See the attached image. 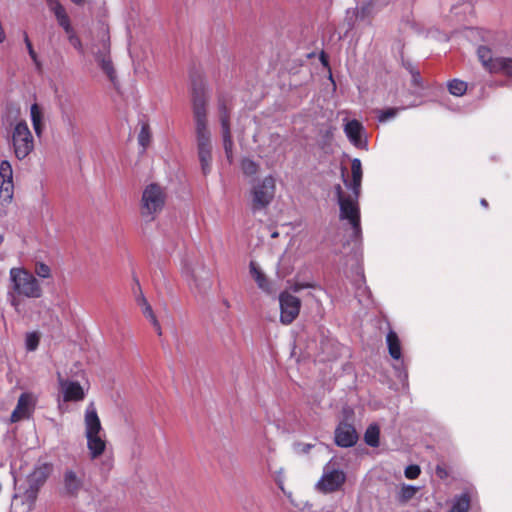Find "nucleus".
<instances>
[{
  "instance_id": "ddd939ff",
  "label": "nucleus",
  "mask_w": 512,
  "mask_h": 512,
  "mask_svg": "<svg viewBox=\"0 0 512 512\" xmlns=\"http://www.w3.org/2000/svg\"><path fill=\"white\" fill-rule=\"evenodd\" d=\"M84 485V475H78L72 469L63 473V493L69 497H77Z\"/></svg>"
},
{
  "instance_id": "c756f323",
  "label": "nucleus",
  "mask_w": 512,
  "mask_h": 512,
  "mask_svg": "<svg viewBox=\"0 0 512 512\" xmlns=\"http://www.w3.org/2000/svg\"><path fill=\"white\" fill-rule=\"evenodd\" d=\"M100 66L101 70L106 74L111 82H115L117 75L116 70L114 68L111 56L106 57V59L101 58L99 62H97Z\"/></svg>"
},
{
  "instance_id": "a19ab883",
  "label": "nucleus",
  "mask_w": 512,
  "mask_h": 512,
  "mask_svg": "<svg viewBox=\"0 0 512 512\" xmlns=\"http://www.w3.org/2000/svg\"><path fill=\"white\" fill-rule=\"evenodd\" d=\"M23 38H24V42H25V45L27 47V50H28V53L31 57V59L33 60V62L37 65V66H40V63L38 61V57H37V54L33 48V45L28 37V34L26 31L23 32Z\"/></svg>"
},
{
  "instance_id": "7ed1b4c3",
  "label": "nucleus",
  "mask_w": 512,
  "mask_h": 512,
  "mask_svg": "<svg viewBox=\"0 0 512 512\" xmlns=\"http://www.w3.org/2000/svg\"><path fill=\"white\" fill-rule=\"evenodd\" d=\"M166 202V193L162 186L151 183L145 187L140 203L142 217L154 220L155 216L162 211Z\"/></svg>"
},
{
  "instance_id": "393cba45",
  "label": "nucleus",
  "mask_w": 512,
  "mask_h": 512,
  "mask_svg": "<svg viewBox=\"0 0 512 512\" xmlns=\"http://www.w3.org/2000/svg\"><path fill=\"white\" fill-rule=\"evenodd\" d=\"M477 55L483 66L492 73V65L497 61V58H493L491 49L487 46H480Z\"/></svg>"
},
{
  "instance_id": "6e6552de",
  "label": "nucleus",
  "mask_w": 512,
  "mask_h": 512,
  "mask_svg": "<svg viewBox=\"0 0 512 512\" xmlns=\"http://www.w3.org/2000/svg\"><path fill=\"white\" fill-rule=\"evenodd\" d=\"M280 303V321L284 325L291 324L299 315L301 309V300L284 291L279 295Z\"/></svg>"
},
{
  "instance_id": "3c124183",
  "label": "nucleus",
  "mask_w": 512,
  "mask_h": 512,
  "mask_svg": "<svg viewBox=\"0 0 512 512\" xmlns=\"http://www.w3.org/2000/svg\"><path fill=\"white\" fill-rule=\"evenodd\" d=\"M281 473H282V470L278 472V476H277V478H276V482H277V484H278L279 488L283 490V485H282V484H283V481H282V479H281V477H280V474H281Z\"/></svg>"
},
{
  "instance_id": "9d476101",
  "label": "nucleus",
  "mask_w": 512,
  "mask_h": 512,
  "mask_svg": "<svg viewBox=\"0 0 512 512\" xmlns=\"http://www.w3.org/2000/svg\"><path fill=\"white\" fill-rule=\"evenodd\" d=\"M346 481V474L342 470L325 468L324 473L317 486L324 493L338 491Z\"/></svg>"
},
{
  "instance_id": "f3484780",
  "label": "nucleus",
  "mask_w": 512,
  "mask_h": 512,
  "mask_svg": "<svg viewBox=\"0 0 512 512\" xmlns=\"http://www.w3.org/2000/svg\"><path fill=\"white\" fill-rule=\"evenodd\" d=\"M31 395L22 393L18 399L17 405L11 414V422L16 423L22 419L28 418L31 414Z\"/></svg>"
},
{
  "instance_id": "0eeeda50",
  "label": "nucleus",
  "mask_w": 512,
  "mask_h": 512,
  "mask_svg": "<svg viewBox=\"0 0 512 512\" xmlns=\"http://www.w3.org/2000/svg\"><path fill=\"white\" fill-rule=\"evenodd\" d=\"M197 153L202 173L206 176L211 172L212 141L208 125L195 126Z\"/></svg>"
},
{
  "instance_id": "c85d7f7f",
  "label": "nucleus",
  "mask_w": 512,
  "mask_h": 512,
  "mask_svg": "<svg viewBox=\"0 0 512 512\" xmlns=\"http://www.w3.org/2000/svg\"><path fill=\"white\" fill-rule=\"evenodd\" d=\"M223 147L227 160L231 163L233 160V139L231 129H222Z\"/></svg>"
},
{
  "instance_id": "4be33fe9",
  "label": "nucleus",
  "mask_w": 512,
  "mask_h": 512,
  "mask_svg": "<svg viewBox=\"0 0 512 512\" xmlns=\"http://www.w3.org/2000/svg\"><path fill=\"white\" fill-rule=\"evenodd\" d=\"M95 60L100 61L101 58L106 59L110 55V35L108 28H104L101 33V48L95 52Z\"/></svg>"
},
{
  "instance_id": "58836bf2",
  "label": "nucleus",
  "mask_w": 512,
  "mask_h": 512,
  "mask_svg": "<svg viewBox=\"0 0 512 512\" xmlns=\"http://www.w3.org/2000/svg\"><path fill=\"white\" fill-rule=\"evenodd\" d=\"M407 69L409 70L412 77V85L416 88H423V81L420 72L410 64L407 66Z\"/></svg>"
},
{
  "instance_id": "9b49d317",
  "label": "nucleus",
  "mask_w": 512,
  "mask_h": 512,
  "mask_svg": "<svg viewBox=\"0 0 512 512\" xmlns=\"http://www.w3.org/2000/svg\"><path fill=\"white\" fill-rule=\"evenodd\" d=\"M347 169L345 167L341 168V176L344 184L352 190L353 194L356 198H359L361 191V183H362V164L360 159L354 158L351 161V172L352 179L349 181L346 177Z\"/></svg>"
},
{
  "instance_id": "de8ad7c7",
  "label": "nucleus",
  "mask_w": 512,
  "mask_h": 512,
  "mask_svg": "<svg viewBox=\"0 0 512 512\" xmlns=\"http://www.w3.org/2000/svg\"><path fill=\"white\" fill-rule=\"evenodd\" d=\"M47 3V6L51 12H54L58 8L62 7L63 5L59 2V0H45Z\"/></svg>"
},
{
  "instance_id": "09e8293b",
  "label": "nucleus",
  "mask_w": 512,
  "mask_h": 512,
  "mask_svg": "<svg viewBox=\"0 0 512 512\" xmlns=\"http://www.w3.org/2000/svg\"><path fill=\"white\" fill-rule=\"evenodd\" d=\"M153 327H154V329L156 330L157 334H158L159 336H161V335H162V328H161V325H160L159 321H155V323H154V326H153Z\"/></svg>"
},
{
  "instance_id": "603ef678",
  "label": "nucleus",
  "mask_w": 512,
  "mask_h": 512,
  "mask_svg": "<svg viewBox=\"0 0 512 512\" xmlns=\"http://www.w3.org/2000/svg\"><path fill=\"white\" fill-rule=\"evenodd\" d=\"M480 204L484 207V208H488V202L486 199H481L480 200Z\"/></svg>"
},
{
  "instance_id": "20e7f679",
  "label": "nucleus",
  "mask_w": 512,
  "mask_h": 512,
  "mask_svg": "<svg viewBox=\"0 0 512 512\" xmlns=\"http://www.w3.org/2000/svg\"><path fill=\"white\" fill-rule=\"evenodd\" d=\"M191 101L195 126L208 125L206 84L200 76L192 79Z\"/></svg>"
},
{
  "instance_id": "c9c22d12",
  "label": "nucleus",
  "mask_w": 512,
  "mask_h": 512,
  "mask_svg": "<svg viewBox=\"0 0 512 512\" xmlns=\"http://www.w3.org/2000/svg\"><path fill=\"white\" fill-rule=\"evenodd\" d=\"M0 177L2 178V181L13 180L12 166L7 160H3L0 163Z\"/></svg>"
},
{
  "instance_id": "13d9d810",
  "label": "nucleus",
  "mask_w": 512,
  "mask_h": 512,
  "mask_svg": "<svg viewBox=\"0 0 512 512\" xmlns=\"http://www.w3.org/2000/svg\"><path fill=\"white\" fill-rule=\"evenodd\" d=\"M277 236H278V233H277V232H274V233L272 234V237H277Z\"/></svg>"
},
{
  "instance_id": "412c9836",
  "label": "nucleus",
  "mask_w": 512,
  "mask_h": 512,
  "mask_svg": "<svg viewBox=\"0 0 512 512\" xmlns=\"http://www.w3.org/2000/svg\"><path fill=\"white\" fill-rule=\"evenodd\" d=\"M386 342L390 356L395 360H399L402 356V350L401 342L397 333L393 330H390L387 333Z\"/></svg>"
},
{
  "instance_id": "6e6d98bb",
  "label": "nucleus",
  "mask_w": 512,
  "mask_h": 512,
  "mask_svg": "<svg viewBox=\"0 0 512 512\" xmlns=\"http://www.w3.org/2000/svg\"><path fill=\"white\" fill-rule=\"evenodd\" d=\"M321 60H322V62H323L325 65L327 64V62H326V60H325V55H324V53H322V55H321Z\"/></svg>"
},
{
  "instance_id": "bb28decb",
  "label": "nucleus",
  "mask_w": 512,
  "mask_h": 512,
  "mask_svg": "<svg viewBox=\"0 0 512 512\" xmlns=\"http://www.w3.org/2000/svg\"><path fill=\"white\" fill-rule=\"evenodd\" d=\"M53 14H54L59 26H61L66 33H70L72 31L73 27L71 26L70 18L68 16L65 8L62 6V7L58 8L57 10H55L53 12Z\"/></svg>"
},
{
  "instance_id": "72a5a7b5",
  "label": "nucleus",
  "mask_w": 512,
  "mask_h": 512,
  "mask_svg": "<svg viewBox=\"0 0 512 512\" xmlns=\"http://www.w3.org/2000/svg\"><path fill=\"white\" fill-rule=\"evenodd\" d=\"M13 189H14L13 180L2 181V183L0 185V196L5 201H11L13 198Z\"/></svg>"
},
{
  "instance_id": "2eb2a0df",
  "label": "nucleus",
  "mask_w": 512,
  "mask_h": 512,
  "mask_svg": "<svg viewBox=\"0 0 512 512\" xmlns=\"http://www.w3.org/2000/svg\"><path fill=\"white\" fill-rule=\"evenodd\" d=\"M60 385L65 402H78L85 398V392L79 382L60 379Z\"/></svg>"
},
{
  "instance_id": "864d4df0",
  "label": "nucleus",
  "mask_w": 512,
  "mask_h": 512,
  "mask_svg": "<svg viewBox=\"0 0 512 512\" xmlns=\"http://www.w3.org/2000/svg\"><path fill=\"white\" fill-rule=\"evenodd\" d=\"M149 320H150L152 326H154L155 321H158L156 315H153Z\"/></svg>"
},
{
  "instance_id": "5701e85b",
  "label": "nucleus",
  "mask_w": 512,
  "mask_h": 512,
  "mask_svg": "<svg viewBox=\"0 0 512 512\" xmlns=\"http://www.w3.org/2000/svg\"><path fill=\"white\" fill-rule=\"evenodd\" d=\"M492 73H502L512 77V58L497 57V61L492 65Z\"/></svg>"
},
{
  "instance_id": "ea45409f",
  "label": "nucleus",
  "mask_w": 512,
  "mask_h": 512,
  "mask_svg": "<svg viewBox=\"0 0 512 512\" xmlns=\"http://www.w3.org/2000/svg\"><path fill=\"white\" fill-rule=\"evenodd\" d=\"M138 304L142 307V313L147 319H150L155 315L151 305L143 295L138 299Z\"/></svg>"
},
{
  "instance_id": "4c0bfd02",
  "label": "nucleus",
  "mask_w": 512,
  "mask_h": 512,
  "mask_svg": "<svg viewBox=\"0 0 512 512\" xmlns=\"http://www.w3.org/2000/svg\"><path fill=\"white\" fill-rule=\"evenodd\" d=\"M34 272L40 278L46 279L51 277L50 267L43 262H37L35 264Z\"/></svg>"
},
{
  "instance_id": "79ce46f5",
  "label": "nucleus",
  "mask_w": 512,
  "mask_h": 512,
  "mask_svg": "<svg viewBox=\"0 0 512 512\" xmlns=\"http://www.w3.org/2000/svg\"><path fill=\"white\" fill-rule=\"evenodd\" d=\"M68 35V40L72 44V46L77 49L79 52L83 53V46L80 38L76 35L74 29L70 33H66Z\"/></svg>"
},
{
  "instance_id": "dca6fc26",
  "label": "nucleus",
  "mask_w": 512,
  "mask_h": 512,
  "mask_svg": "<svg viewBox=\"0 0 512 512\" xmlns=\"http://www.w3.org/2000/svg\"><path fill=\"white\" fill-rule=\"evenodd\" d=\"M217 106L221 128L231 129L230 114L232 109V97L228 94L218 95Z\"/></svg>"
},
{
  "instance_id": "1a4fd4ad",
  "label": "nucleus",
  "mask_w": 512,
  "mask_h": 512,
  "mask_svg": "<svg viewBox=\"0 0 512 512\" xmlns=\"http://www.w3.org/2000/svg\"><path fill=\"white\" fill-rule=\"evenodd\" d=\"M51 472L52 464L50 463H43L34 468L27 478L28 488L26 490V495L29 498H36L40 488L45 484Z\"/></svg>"
},
{
  "instance_id": "a18cd8bd",
  "label": "nucleus",
  "mask_w": 512,
  "mask_h": 512,
  "mask_svg": "<svg viewBox=\"0 0 512 512\" xmlns=\"http://www.w3.org/2000/svg\"><path fill=\"white\" fill-rule=\"evenodd\" d=\"M314 287H315V285L313 283H310V282H296V283H294L291 286V290L294 293H298V292H300L303 289L314 288Z\"/></svg>"
},
{
  "instance_id": "c03bdc74",
  "label": "nucleus",
  "mask_w": 512,
  "mask_h": 512,
  "mask_svg": "<svg viewBox=\"0 0 512 512\" xmlns=\"http://www.w3.org/2000/svg\"><path fill=\"white\" fill-rule=\"evenodd\" d=\"M397 112H398L397 108H388L386 110H382V111H380L378 119H379L380 122H385L388 119L393 118L394 116H396Z\"/></svg>"
},
{
  "instance_id": "f257e3e1",
  "label": "nucleus",
  "mask_w": 512,
  "mask_h": 512,
  "mask_svg": "<svg viewBox=\"0 0 512 512\" xmlns=\"http://www.w3.org/2000/svg\"><path fill=\"white\" fill-rule=\"evenodd\" d=\"M19 114L18 109H8L2 115L1 123L6 129L10 128L8 141L15 157L18 160H23L34 150V138L27 122L18 119Z\"/></svg>"
},
{
  "instance_id": "39448f33",
  "label": "nucleus",
  "mask_w": 512,
  "mask_h": 512,
  "mask_svg": "<svg viewBox=\"0 0 512 512\" xmlns=\"http://www.w3.org/2000/svg\"><path fill=\"white\" fill-rule=\"evenodd\" d=\"M275 192L276 180L273 176L268 175L256 182L250 191L252 211L255 213L267 208L273 201Z\"/></svg>"
},
{
  "instance_id": "aec40b11",
  "label": "nucleus",
  "mask_w": 512,
  "mask_h": 512,
  "mask_svg": "<svg viewBox=\"0 0 512 512\" xmlns=\"http://www.w3.org/2000/svg\"><path fill=\"white\" fill-rule=\"evenodd\" d=\"M363 130L362 124L358 120L349 121L344 128V131L352 144L358 146L361 142V132Z\"/></svg>"
},
{
  "instance_id": "f704fd0d",
  "label": "nucleus",
  "mask_w": 512,
  "mask_h": 512,
  "mask_svg": "<svg viewBox=\"0 0 512 512\" xmlns=\"http://www.w3.org/2000/svg\"><path fill=\"white\" fill-rule=\"evenodd\" d=\"M417 491L416 487L405 485L401 488L398 499L401 503H406L416 495Z\"/></svg>"
},
{
  "instance_id": "37998d69",
  "label": "nucleus",
  "mask_w": 512,
  "mask_h": 512,
  "mask_svg": "<svg viewBox=\"0 0 512 512\" xmlns=\"http://www.w3.org/2000/svg\"><path fill=\"white\" fill-rule=\"evenodd\" d=\"M421 473L420 467L418 465H409L406 467L404 474L408 479H416Z\"/></svg>"
},
{
  "instance_id": "a878e982",
  "label": "nucleus",
  "mask_w": 512,
  "mask_h": 512,
  "mask_svg": "<svg viewBox=\"0 0 512 512\" xmlns=\"http://www.w3.org/2000/svg\"><path fill=\"white\" fill-rule=\"evenodd\" d=\"M470 496L468 493H463L455 497L452 507L449 512H468L470 509Z\"/></svg>"
},
{
  "instance_id": "4d7b16f0",
  "label": "nucleus",
  "mask_w": 512,
  "mask_h": 512,
  "mask_svg": "<svg viewBox=\"0 0 512 512\" xmlns=\"http://www.w3.org/2000/svg\"><path fill=\"white\" fill-rule=\"evenodd\" d=\"M3 240H4L3 236L0 235V245L2 244Z\"/></svg>"
},
{
  "instance_id": "423d86ee",
  "label": "nucleus",
  "mask_w": 512,
  "mask_h": 512,
  "mask_svg": "<svg viewBox=\"0 0 512 512\" xmlns=\"http://www.w3.org/2000/svg\"><path fill=\"white\" fill-rule=\"evenodd\" d=\"M358 199L353 194L349 199H343L339 205V219L346 220L352 229V238L359 240L362 237L361 212Z\"/></svg>"
},
{
  "instance_id": "b1692460",
  "label": "nucleus",
  "mask_w": 512,
  "mask_h": 512,
  "mask_svg": "<svg viewBox=\"0 0 512 512\" xmlns=\"http://www.w3.org/2000/svg\"><path fill=\"white\" fill-rule=\"evenodd\" d=\"M31 121L34 128V131L37 136H41L43 130L42 124V111L37 103L31 105L30 108Z\"/></svg>"
},
{
  "instance_id": "7c9ffc66",
  "label": "nucleus",
  "mask_w": 512,
  "mask_h": 512,
  "mask_svg": "<svg viewBox=\"0 0 512 512\" xmlns=\"http://www.w3.org/2000/svg\"><path fill=\"white\" fill-rule=\"evenodd\" d=\"M448 90L454 96H462L467 91V83L459 79H453L448 83Z\"/></svg>"
},
{
  "instance_id": "6ab92c4d",
  "label": "nucleus",
  "mask_w": 512,
  "mask_h": 512,
  "mask_svg": "<svg viewBox=\"0 0 512 512\" xmlns=\"http://www.w3.org/2000/svg\"><path fill=\"white\" fill-rule=\"evenodd\" d=\"M249 268H250V273H251L253 279L257 283V286L262 291H264L266 293H271L272 289H271L270 281L267 279L266 275L260 270L258 265L254 261H251Z\"/></svg>"
},
{
  "instance_id": "49530a36",
  "label": "nucleus",
  "mask_w": 512,
  "mask_h": 512,
  "mask_svg": "<svg viewBox=\"0 0 512 512\" xmlns=\"http://www.w3.org/2000/svg\"><path fill=\"white\" fill-rule=\"evenodd\" d=\"M335 194H336V198H337V202L338 204L343 200V199H349L351 197H353V193L351 195H346L341 187L340 184H337L335 186Z\"/></svg>"
},
{
  "instance_id": "8fccbe9b",
  "label": "nucleus",
  "mask_w": 512,
  "mask_h": 512,
  "mask_svg": "<svg viewBox=\"0 0 512 512\" xmlns=\"http://www.w3.org/2000/svg\"><path fill=\"white\" fill-rule=\"evenodd\" d=\"M153 327H154V329L156 330L157 334H158L159 336H161V335H162V328H161V325H160L159 321H155V323H154V326H153Z\"/></svg>"
},
{
  "instance_id": "cd10ccee",
  "label": "nucleus",
  "mask_w": 512,
  "mask_h": 512,
  "mask_svg": "<svg viewBox=\"0 0 512 512\" xmlns=\"http://www.w3.org/2000/svg\"><path fill=\"white\" fill-rule=\"evenodd\" d=\"M380 429L377 425H370L364 434V440L371 447L379 446Z\"/></svg>"
},
{
  "instance_id": "f8f14e48",
  "label": "nucleus",
  "mask_w": 512,
  "mask_h": 512,
  "mask_svg": "<svg viewBox=\"0 0 512 512\" xmlns=\"http://www.w3.org/2000/svg\"><path fill=\"white\" fill-rule=\"evenodd\" d=\"M358 434L355 427L347 422H340L335 429V444L339 447L348 448L356 444Z\"/></svg>"
},
{
  "instance_id": "2f4dec72",
  "label": "nucleus",
  "mask_w": 512,
  "mask_h": 512,
  "mask_svg": "<svg viewBox=\"0 0 512 512\" xmlns=\"http://www.w3.org/2000/svg\"><path fill=\"white\" fill-rule=\"evenodd\" d=\"M138 142L143 147L144 150L149 146L151 142V132L149 124H142L138 135Z\"/></svg>"
},
{
  "instance_id": "473e14b6",
  "label": "nucleus",
  "mask_w": 512,
  "mask_h": 512,
  "mask_svg": "<svg viewBox=\"0 0 512 512\" xmlns=\"http://www.w3.org/2000/svg\"><path fill=\"white\" fill-rule=\"evenodd\" d=\"M241 169L246 176H253L259 170V165L249 158H244L241 161Z\"/></svg>"
},
{
  "instance_id": "f03ea898",
  "label": "nucleus",
  "mask_w": 512,
  "mask_h": 512,
  "mask_svg": "<svg viewBox=\"0 0 512 512\" xmlns=\"http://www.w3.org/2000/svg\"><path fill=\"white\" fill-rule=\"evenodd\" d=\"M12 291L9 293L12 306L19 305V296L26 298H40L43 289L35 276L23 267H13L9 271Z\"/></svg>"
},
{
  "instance_id": "4468645a",
  "label": "nucleus",
  "mask_w": 512,
  "mask_h": 512,
  "mask_svg": "<svg viewBox=\"0 0 512 512\" xmlns=\"http://www.w3.org/2000/svg\"><path fill=\"white\" fill-rule=\"evenodd\" d=\"M85 436L101 434L103 427L93 402L88 404L84 413Z\"/></svg>"
},
{
  "instance_id": "5fc2aeb1",
  "label": "nucleus",
  "mask_w": 512,
  "mask_h": 512,
  "mask_svg": "<svg viewBox=\"0 0 512 512\" xmlns=\"http://www.w3.org/2000/svg\"><path fill=\"white\" fill-rule=\"evenodd\" d=\"M73 3L77 4V5H82L84 3L85 0H71Z\"/></svg>"
},
{
  "instance_id": "e433bc0d",
  "label": "nucleus",
  "mask_w": 512,
  "mask_h": 512,
  "mask_svg": "<svg viewBox=\"0 0 512 512\" xmlns=\"http://www.w3.org/2000/svg\"><path fill=\"white\" fill-rule=\"evenodd\" d=\"M39 342H40V337H39L38 333H36V332L28 333L26 336V341H25L26 349L28 351L36 350L39 345Z\"/></svg>"
},
{
  "instance_id": "a211bd4d",
  "label": "nucleus",
  "mask_w": 512,
  "mask_h": 512,
  "mask_svg": "<svg viewBox=\"0 0 512 512\" xmlns=\"http://www.w3.org/2000/svg\"><path fill=\"white\" fill-rule=\"evenodd\" d=\"M87 449L92 460L99 458L106 450V440L101 434L86 435Z\"/></svg>"
}]
</instances>
